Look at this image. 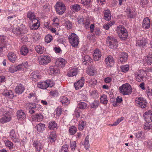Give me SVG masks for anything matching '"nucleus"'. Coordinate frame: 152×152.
<instances>
[{
  "mask_svg": "<svg viewBox=\"0 0 152 152\" xmlns=\"http://www.w3.org/2000/svg\"><path fill=\"white\" fill-rule=\"evenodd\" d=\"M69 146L67 144L63 145L59 152H68Z\"/></svg>",
  "mask_w": 152,
  "mask_h": 152,
  "instance_id": "obj_53",
  "label": "nucleus"
},
{
  "mask_svg": "<svg viewBox=\"0 0 152 152\" xmlns=\"http://www.w3.org/2000/svg\"><path fill=\"white\" fill-rule=\"evenodd\" d=\"M65 26L67 29H69L72 28V24L69 20H66L65 21Z\"/></svg>",
  "mask_w": 152,
  "mask_h": 152,
  "instance_id": "obj_55",
  "label": "nucleus"
},
{
  "mask_svg": "<svg viewBox=\"0 0 152 152\" xmlns=\"http://www.w3.org/2000/svg\"><path fill=\"white\" fill-rule=\"evenodd\" d=\"M141 72V70H139L134 74L136 80L139 82H141L144 80V77L142 74Z\"/></svg>",
  "mask_w": 152,
  "mask_h": 152,
  "instance_id": "obj_13",
  "label": "nucleus"
},
{
  "mask_svg": "<svg viewBox=\"0 0 152 152\" xmlns=\"http://www.w3.org/2000/svg\"><path fill=\"white\" fill-rule=\"evenodd\" d=\"M70 7L72 10L73 12H77L80 9V5L77 4L71 5Z\"/></svg>",
  "mask_w": 152,
  "mask_h": 152,
  "instance_id": "obj_33",
  "label": "nucleus"
},
{
  "mask_svg": "<svg viewBox=\"0 0 152 152\" xmlns=\"http://www.w3.org/2000/svg\"><path fill=\"white\" fill-rule=\"evenodd\" d=\"M121 69L122 72H126L129 69V66L128 65H124L121 66Z\"/></svg>",
  "mask_w": 152,
  "mask_h": 152,
  "instance_id": "obj_51",
  "label": "nucleus"
},
{
  "mask_svg": "<svg viewBox=\"0 0 152 152\" xmlns=\"http://www.w3.org/2000/svg\"><path fill=\"white\" fill-rule=\"evenodd\" d=\"M86 125V122L81 121L78 125V129L80 130H83Z\"/></svg>",
  "mask_w": 152,
  "mask_h": 152,
  "instance_id": "obj_40",
  "label": "nucleus"
},
{
  "mask_svg": "<svg viewBox=\"0 0 152 152\" xmlns=\"http://www.w3.org/2000/svg\"><path fill=\"white\" fill-rule=\"evenodd\" d=\"M50 95L53 96L55 97L58 96V92L57 90L51 91L50 92Z\"/></svg>",
  "mask_w": 152,
  "mask_h": 152,
  "instance_id": "obj_61",
  "label": "nucleus"
},
{
  "mask_svg": "<svg viewBox=\"0 0 152 152\" xmlns=\"http://www.w3.org/2000/svg\"><path fill=\"white\" fill-rule=\"evenodd\" d=\"M66 62V61L64 59L59 58L56 60V64L59 66L64 67Z\"/></svg>",
  "mask_w": 152,
  "mask_h": 152,
  "instance_id": "obj_19",
  "label": "nucleus"
},
{
  "mask_svg": "<svg viewBox=\"0 0 152 152\" xmlns=\"http://www.w3.org/2000/svg\"><path fill=\"white\" fill-rule=\"evenodd\" d=\"M56 134L55 132H53L51 133L48 137L49 140L51 142H54L56 138Z\"/></svg>",
  "mask_w": 152,
  "mask_h": 152,
  "instance_id": "obj_30",
  "label": "nucleus"
},
{
  "mask_svg": "<svg viewBox=\"0 0 152 152\" xmlns=\"http://www.w3.org/2000/svg\"><path fill=\"white\" fill-rule=\"evenodd\" d=\"M104 62L107 67H111L114 64V60L113 57L110 55L108 56L105 58Z\"/></svg>",
  "mask_w": 152,
  "mask_h": 152,
  "instance_id": "obj_8",
  "label": "nucleus"
},
{
  "mask_svg": "<svg viewBox=\"0 0 152 152\" xmlns=\"http://www.w3.org/2000/svg\"><path fill=\"white\" fill-rule=\"evenodd\" d=\"M33 24L30 25L29 27L31 30H36L40 26V22L38 19L34 21Z\"/></svg>",
  "mask_w": 152,
  "mask_h": 152,
  "instance_id": "obj_17",
  "label": "nucleus"
},
{
  "mask_svg": "<svg viewBox=\"0 0 152 152\" xmlns=\"http://www.w3.org/2000/svg\"><path fill=\"white\" fill-rule=\"evenodd\" d=\"M53 39L52 36L50 34L47 35L45 38V42L47 43L50 42Z\"/></svg>",
  "mask_w": 152,
  "mask_h": 152,
  "instance_id": "obj_50",
  "label": "nucleus"
},
{
  "mask_svg": "<svg viewBox=\"0 0 152 152\" xmlns=\"http://www.w3.org/2000/svg\"><path fill=\"white\" fill-rule=\"evenodd\" d=\"M37 61L40 65L44 66L50 63L51 59L48 55H42L38 57Z\"/></svg>",
  "mask_w": 152,
  "mask_h": 152,
  "instance_id": "obj_5",
  "label": "nucleus"
},
{
  "mask_svg": "<svg viewBox=\"0 0 152 152\" xmlns=\"http://www.w3.org/2000/svg\"><path fill=\"white\" fill-rule=\"evenodd\" d=\"M48 84L46 81H41L37 84V86L39 87L42 89H46L48 87Z\"/></svg>",
  "mask_w": 152,
  "mask_h": 152,
  "instance_id": "obj_27",
  "label": "nucleus"
},
{
  "mask_svg": "<svg viewBox=\"0 0 152 152\" xmlns=\"http://www.w3.org/2000/svg\"><path fill=\"white\" fill-rule=\"evenodd\" d=\"M95 70L91 68H88L87 70V73L91 76L94 75Z\"/></svg>",
  "mask_w": 152,
  "mask_h": 152,
  "instance_id": "obj_52",
  "label": "nucleus"
},
{
  "mask_svg": "<svg viewBox=\"0 0 152 152\" xmlns=\"http://www.w3.org/2000/svg\"><path fill=\"white\" fill-rule=\"evenodd\" d=\"M54 7L56 13L59 15L63 14L66 10V6L62 2H57L54 6Z\"/></svg>",
  "mask_w": 152,
  "mask_h": 152,
  "instance_id": "obj_3",
  "label": "nucleus"
},
{
  "mask_svg": "<svg viewBox=\"0 0 152 152\" xmlns=\"http://www.w3.org/2000/svg\"><path fill=\"white\" fill-rule=\"evenodd\" d=\"M145 61L148 65H151L152 63V54L148 55L145 59Z\"/></svg>",
  "mask_w": 152,
  "mask_h": 152,
  "instance_id": "obj_39",
  "label": "nucleus"
},
{
  "mask_svg": "<svg viewBox=\"0 0 152 152\" xmlns=\"http://www.w3.org/2000/svg\"><path fill=\"white\" fill-rule=\"evenodd\" d=\"M70 147L72 150L74 151L76 147V143L75 141L71 142L70 143Z\"/></svg>",
  "mask_w": 152,
  "mask_h": 152,
  "instance_id": "obj_58",
  "label": "nucleus"
},
{
  "mask_svg": "<svg viewBox=\"0 0 152 152\" xmlns=\"http://www.w3.org/2000/svg\"><path fill=\"white\" fill-rule=\"evenodd\" d=\"M90 95L91 97L97 99L99 97V95L97 91L95 90L92 91L90 93Z\"/></svg>",
  "mask_w": 152,
  "mask_h": 152,
  "instance_id": "obj_37",
  "label": "nucleus"
},
{
  "mask_svg": "<svg viewBox=\"0 0 152 152\" xmlns=\"http://www.w3.org/2000/svg\"><path fill=\"white\" fill-rule=\"evenodd\" d=\"M126 12L128 16L131 18H134L136 15L135 10L128 7L126 9Z\"/></svg>",
  "mask_w": 152,
  "mask_h": 152,
  "instance_id": "obj_16",
  "label": "nucleus"
},
{
  "mask_svg": "<svg viewBox=\"0 0 152 152\" xmlns=\"http://www.w3.org/2000/svg\"><path fill=\"white\" fill-rule=\"evenodd\" d=\"M3 140L5 146L7 147H8L10 148V139L8 137L7 138H6L5 137H4ZM10 149V148H9Z\"/></svg>",
  "mask_w": 152,
  "mask_h": 152,
  "instance_id": "obj_56",
  "label": "nucleus"
},
{
  "mask_svg": "<svg viewBox=\"0 0 152 152\" xmlns=\"http://www.w3.org/2000/svg\"><path fill=\"white\" fill-rule=\"evenodd\" d=\"M36 128L38 132H42L45 129V125L43 124H39L36 126Z\"/></svg>",
  "mask_w": 152,
  "mask_h": 152,
  "instance_id": "obj_29",
  "label": "nucleus"
},
{
  "mask_svg": "<svg viewBox=\"0 0 152 152\" xmlns=\"http://www.w3.org/2000/svg\"><path fill=\"white\" fill-rule=\"evenodd\" d=\"M146 40L145 39L138 40L137 43V45L139 46H144L147 43Z\"/></svg>",
  "mask_w": 152,
  "mask_h": 152,
  "instance_id": "obj_43",
  "label": "nucleus"
},
{
  "mask_svg": "<svg viewBox=\"0 0 152 152\" xmlns=\"http://www.w3.org/2000/svg\"><path fill=\"white\" fill-rule=\"evenodd\" d=\"M99 101L97 100H95L91 103L90 107L91 108H96L99 106Z\"/></svg>",
  "mask_w": 152,
  "mask_h": 152,
  "instance_id": "obj_45",
  "label": "nucleus"
},
{
  "mask_svg": "<svg viewBox=\"0 0 152 152\" xmlns=\"http://www.w3.org/2000/svg\"><path fill=\"white\" fill-rule=\"evenodd\" d=\"M136 137L139 140H144L145 138V134L143 132L138 131L135 134Z\"/></svg>",
  "mask_w": 152,
  "mask_h": 152,
  "instance_id": "obj_25",
  "label": "nucleus"
},
{
  "mask_svg": "<svg viewBox=\"0 0 152 152\" xmlns=\"http://www.w3.org/2000/svg\"><path fill=\"white\" fill-rule=\"evenodd\" d=\"M27 18L30 20L29 21V22L30 24L31 23H33L35 20L37 19L36 17L35 14L31 11H29L28 12Z\"/></svg>",
  "mask_w": 152,
  "mask_h": 152,
  "instance_id": "obj_11",
  "label": "nucleus"
},
{
  "mask_svg": "<svg viewBox=\"0 0 152 152\" xmlns=\"http://www.w3.org/2000/svg\"><path fill=\"white\" fill-rule=\"evenodd\" d=\"M135 103L137 106L142 108H146L147 104L145 99L142 97L136 98Z\"/></svg>",
  "mask_w": 152,
  "mask_h": 152,
  "instance_id": "obj_7",
  "label": "nucleus"
},
{
  "mask_svg": "<svg viewBox=\"0 0 152 152\" xmlns=\"http://www.w3.org/2000/svg\"><path fill=\"white\" fill-rule=\"evenodd\" d=\"M128 58V55L127 53L124 52H122L119 58V61L121 63L125 62L127 61Z\"/></svg>",
  "mask_w": 152,
  "mask_h": 152,
  "instance_id": "obj_20",
  "label": "nucleus"
},
{
  "mask_svg": "<svg viewBox=\"0 0 152 152\" xmlns=\"http://www.w3.org/2000/svg\"><path fill=\"white\" fill-rule=\"evenodd\" d=\"M145 119L148 122L152 121V111L148 110L145 112L144 115Z\"/></svg>",
  "mask_w": 152,
  "mask_h": 152,
  "instance_id": "obj_10",
  "label": "nucleus"
},
{
  "mask_svg": "<svg viewBox=\"0 0 152 152\" xmlns=\"http://www.w3.org/2000/svg\"><path fill=\"white\" fill-rule=\"evenodd\" d=\"M107 44L111 49L116 48L118 46L117 40L111 37H108L107 39Z\"/></svg>",
  "mask_w": 152,
  "mask_h": 152,
  "instance_id": "obj_6",
  "label": "nucleus"
},
{
  "mask_svg": "<svg viewBox=\"0 0 152 152\" xmlns=\"http://www.w3.org/2000/svg\"><path fill=\"white\" fill-rule=\"evenodd\" d=\"M17 71H23L24 70V67L22 64H19L18 66H16Z\"/></svg>",
  "mask_w": 152,
  "mask_h": 152,
  "instance_id": "obj_63",
  "label": "nucleus"
},
{
  "mask_svg": "<svg viewBox=\"0 0 152 152\" xmlns=\"http://www.w3.org/2000/svg\"><path fill=\"white\" fill-rule=\"evenodd\" d=\"M89 136H87L85 139L84 142V146L86 150H88L89 149Z\"/></svg>",
  "mask_w": 152,
  "mask_h": 152,
  "instance_id": "obj_44",
  "label": "nucleus"
},
{
  "mask_svg": "<svg viewBox=\"0 0 152 152\" xmlns=\"http://www.w3.org/2000/svg\"><path fill=\"white\" fill-rule=\"evenodd\" d=\"M35 50L36 52L39 54H43L45 51L44 48L40 45L36 46L35 47Z\"/></svg>",
  "mask_w": 152,
  "mask_h": 152,
  "instance_id": "obj_24",
  "label": "nucleus"
},
{
  "mask_svg": "<svg viewBox=\"0 0 152 152\" xmlns=\"http://www.w3.org/2000/svg\"><path fill=\"white\" fill-rule=\"evenodd\" d=\"M87 104L84 102H81L78 104V107L80 109H84L87 107Z\"/></svg>",
  "mask_w": 152,
  "mask_h": 152,
  "instance_id": "obj_54",
  "label": "nucleus"
},
{
  "mask_svg": "<svg viewBox=\"0 0 152 152\" xmlns=\"http://www.w3.org/2000/svg\"><path fill=\"white\" fill-rule=\"evenodd\" d=\"M26 106L27 108L31 109H32L36 108V106L34 103H27Z\"/></svg>",
  "mask_w": 152,
  "mask_h": 152,
  "instance_id": "obj_57",
  "label": "nucleus"
},
{
  "mask_svg": "<svg viewBox=\"0 0 152 152\" xmlns=\"http://www.w3.org/2000/svg\"><path fill=\"white\" fill-rule=\"evenodd\" d=\"M31 77L32 78L33 80L34 79L37 80L39 77V75L38 73L37 72H32L31 75Z\"/></svg>",
  "mask_w": 152,
  "mask_h": 152,
  "instance_id": "obj_47",
  "label": "nucleus"
},
{
  "mask_svg": "<svg viewBox=\"0 0 152 152\" xmlns=\"http://www.w3.org/2000/svg\"><path fill=\"white\" fill-rule=\"evenodd\" d=\"M69 42L73 47H77L79 42V38L75 34L72 33L69 36Z\"/></svg>",
  "mask_w": 152,
  "mask_h": 152,
  "instance_id": "obj_2",
  "label": "nucleus"
},
{
  "mask_svg": "<svg viewBox=\"0 0 152 152\" xmlns=\"http://www.w3.org/2000/svg\"><path fill=\"white\" fill-rule=\"evenodd\" d=\"M77 128L75 126H72L69 127V134L70 135H74L77 132Z\"/></svg>",
  "mask_w": 152,
  "mask_h": 152,
  "instance_id": "obj_34",
  "label": "nucleus"
},
{
  "mask_svg": "<svg viewBox=\"0 0 152 152\" xmlns=\"http://www.w3.org/2000/svg\"><path fill=\"white\" fill-rule=\"evenodd\" d=\"M10 121V112L9 111H6L4 114L3 117L0 120V122L4 123Z\"/></svg>",
  "mask_w": 152,
  "mask_h": 152,
  "instance_id": "obj_14",
  "label": "nucleus"
},
{
  "mask_svg": "<svg viewBox=\"0 0 152 152\" xmlns=\"http://www.w3.org/2000/svg\"><path fill=\"white\" fill-rule=\"evenodd\" d=\"M90 24V21L89 20H87L85 19V20L83 24L84 26L86 28H89V26Z\"/></svg>",
  "mask_w": 152,
  "mask_h": 152,
  "instance_id": "obj_62",
  "label": "nucleus"
},
{
  "mask_svg": "<svg viewBox=\"0 0 152 152\" xmlns=\"http://www.w3.org/2000/svg\"><path fill=\"white\" fill-rule=\"evenodd\" d=\"M24 90V87L21 84H19L17 86L15 89L16 93L19 94H21Z\"/></svg>",
  "mask_w": 152,
  "mask_h": 152,
  "instance_id": "obj_23",
  "label": "nucleus"
},
{
  "mask_svg": "<svg viewBox=\"0 0 152 152\" xmlns=\"http://www.w3.org/2000/svg\"><path fill=\"white\" fill-rule=\"evenodd\" d=\"M100 100L101 102L104 104H107L108 102L107 97L105 94H103L101 96Z\"/></svg>",
  "mask_w": 152,
  "mask_h": 152,
  "instance_id": "obj_35",
  "label": "nucleus"
},
{
  "mask_svg": "<svg viewBox=\"0 0 152 152\" xmlns=\"http://www.w3.org/2000/svg\"><path fill=\"white\" fill-rule=\"evenodd\" d=\"M111 14L109 10H106L104 12V18L107 21H109L110 20Z\"/></svg>",
  "mask_w": 152,
  "mask_h": 152,
  "instance_id": "obj_28",
  "label": "nucleus"
},
{
  "mask_svg": "<svg viewBox=\"0 0 152 152\" xmlns=\"http://www.w3.org/2000/svg\"><path fill=\"white\" fill-rule=\"evenodd\" d=\"M16 55L13 52L10 53V62L14 63L16 59Z\"/></svg>",
  "mask_w": 152,
  "mask_h": 152,
  "instance_id": "obj_48",
  "label": "nucleus"
},
{
  "mask_svg": "<svg viewBox=\"0 0 152 152\" xmlns=\"http://www.w3.org/2000/svg\"><path fill=\"white\" fill-rule=\"evenodd\" d=\"M10 138L14 142H16L18 141V139L15 135V131L13 129L10 132Z\"/></svg>",
  "mask_w": 152,
  "mask_h": 152,
  "instance_id": "obj_36",
  "label": "nucleus"
},
{
  "mask_svg": "<svg viewBox=\"0 0 152 152\" xmlns=\"http://www.w3.org/2000/svg\"><path fill=\"white\" fill-rule=\"evenodd\" d=\"M85 82V80L83 77H81V78L78 81L75 82L74 86L76 90L80 89L83 86Z\"/></svg>",
  "mask_w": 152,
  "mask_h": 152,
  "instance_id": "obj_9",
  "label": "nucleus"
},
{
  "mask_svg": "<svg viewBox=\"0 0 152 152\" xmlns=\"http://www.w3.org/2000/svg\"><path fill=\"white\" fill-rule=\"evenodd\" d=\"M33 145L35 147L36 150L38 152H39L43 148L42 144L39 141H34Z\"/></svg>",
  "mask_w": 152,
  "mask_h": 152,
  "instance_id": "obj_12",
  "label": "nucleus"
},
{
  "mask_svg": "<svg viewBox=\"0 0 152 152\" xmlns=\"http://www.w3.org/2000/svg\"><path fill=\"white\" fill-rule=\"evenodd\" d=\"M34 120H37L38 121H42L43 119V116L40 114H38L33 116Z\"/></svg>",
  "mask_w": 152,
  "mask_h": 152,
  "instance_id": "obj_32",
  "label": "nucleus"
},
{
  "mask_svg": "<svg viewBox=\"0 0 152 152\" xmlns=\"http://www.w3.org/2000/svg\"><path fill=\"white\" fill-rule=\"evenodd\" d=\"M120 92L123 95H129L132 91L131 86L128 83L123 84L119 87Z\"/></svg>",
  "mask_w": 152,
  "mask_h": 152,
  "instance_id": "obj_4",
  "label": "nucleus"
},
{
  "mask_svg": "<svg viewBox=\"0 0 152 152\" xmlns=\"http://www.w3.org/2000/svg\"><path fill=\"white\" fill-rule=\"evenodd\" d=\"M61 109L59 107H58L56 110V114L57 116H59L61 115Z\"/></svg>",
  "mask_w": 152,
  "mask_h": 152,
  "instance_id": "obj_64",
  "label": "nucleus"
},
{
  "mask_svg": "<svg viewBox=\"0 0 152 152\" xmlns=\"http://www.w3.org/2000/svg\"><path fill=\"white\" fill-rule=\"evenodd\" d=\"M143 128L145 130L152 129V124H150L148 122L146 123L144 125Z\"/></svg>",
  "mask_w": 152,
  "mask_h": 152,
  "instance_id": "obj_49",
  "label": "nucleus"
},
{
  "mask_svg": "<svg viewBox=\"0 0 152 152\" xmlns=\"http://www.w3.org/2000/svg\"><path fill=\"white\" fill-rule=\"evenodd\" d=\"M17 117L19 119H24L26 118V115L22 110H19L17 112Z\"/></svg>",
  "mask_w": 152,
  "mask_h": 152,
  "instance_id": "obj_22",
  "label": "nucleus"
},
{
  "mask_svg": "<svg viewBox=\"0 0 152 152\" xmlns=\"http://www.w3.org/2000/svg\"><path fill=\"white\" fill-rule=\"evenodd\" d=\"M117 32L120 39L124 40L127 39L128 34L126 29L121 25H119L117 28Z\"/></svg>",
  "mask_w": 152,
  "mask_h": 152,
  "instance_id": "obj_1",
  "label": "nucleus"
},
{
  "mask_svg": "<svg viewBox=\"0 0 152 152\" xmlns=\"http://www.w3.org/2000/svg\"><path fill=\"white\" fill-rule=\"evenodd\" d=\"M101 56V52L98 49H96L94 50L93 57L95 61H98L100 59Z\"/></svg>",
  "mask_w": 152,
  "mask_h": 152,
  "instance_id": "obj_15",
  "label": "nucleus"
},
{
  "mask_svg": "<svg viewBox=\"0 0 152 152\" xmlns=\"http://www.w3.org/2000/svg\"><path fill=\"white\" fill-rule=\"evenodd\" d=\"M28 49L25 46H23L20 50V53L22 55L25 56L28 53Z\"/></svg>",
  "mask_w": 152,
  "mask_h": 152,
  "instance_id": "obj_31",
  "label": "nucleus"
},
{
  "mask_svg": "<svg viewBox=\"0 0 152 152\" xmlns=\"http://www.w3.org/2000/svg\"><path fill=\"white\" fill-rule=\"evenodd\" d=\"M82 60L83 62H86V63L88 64L91 62V58L89 56L86 55L84 56Z\"/></svg>",
  "mask_w": 152,
  "mask_h": 152,
  "instance_id": "obj_46",
  "label": "nucleus"
},
{
  "mask_svg": "<svg viewBox=\"0 0 152 152\" xmlns=\"http://www.w3.org/2000/svg\"><path fill=\"white\" fill-rule=\"evenodd\" d=\"M57 124L55 121H51L48 124V127L50 130H54Z\"/></svg>",
  "mask_w": 152,
  "mask_h": 152,
  "instance_id": "obj_42",
  "label": "nucleus"
},
{
  "mask_svg": "<svg viewBox=\"0 0 152 152\" xmlns=\"http://www.w3.org/2000/svg\"><path fill=\"white\" fill-rule=\"evenodd\" d=\"M60 100L62 104H64V105L68 104L70 102V100L65 96L61 97L60 98Z\"/></svg>",
  "mask_w": 152,
  "mask_h": 152,
  "instance_id": "obj_38",
  "label": "nucleus"
},
{
  "mask_svg": "<svg viewBox=\"0 0 152 152\" xmlns=\"http://www.w3.org/2000/svg\"><path fill=\"white\" fill-rule=\"evenodd\" d=\"M142 24L143 28L145 29L149 28L151 25L149 18L147 17L145 18L143 21Z\"/></svg>",
  "mask_w": 152,
  "mask_h": 152,
  "instance_id": "obj_21",
  "label": "nucleus"
},
{
  "mask_svg": "<svg viewBox=\"0 0 152 152\" xmlns=\"http://www.w3.org/2000/svg\"><path fill=\"white\" fill-rule=\"evenodd\" d=\"M12 29V31L14 34L20 35L21 34L22 29L17 26H15V27L13 26Z\"/></svg>",
  "mask_w": 152,
  "mask_h": 152,
  "instance_id": "obj_26",
  "label": "nucleus"
},
{
  "mask_svg": "<svg viewBox=\"0 0 152 152\" xmlns=\"http://www.w3.org/2000/svg\"><path fill=\"white\" fill-rule=\"evenodd\" d=\"M7 42L5 37L3 36H0V45L5 47V46L7 45Z\"/></svg>",
  "mask_w": 152,
  "mask_h": 152,
  "instance_id": "obj_41",
  "label": "nucleus"
},
{
  "mask_svg": "<svg viewBox=\"0 0 152 152\" xmlns=\"http://www.w3.org/2000/svg\"><path fill=\"white\" fill-rule=\"evenodd\" d=\"M41 37L39 34H36L33 37V39L34 42H35L37 41Z\"/></svg>",
  "mask_w": 152,
  "mask_h": 152,
  "instance_id": "obj_60",
  "label": "nucleus"
},
{
  "mask_svg": "<svg viewBox=\"0 0 152 152\" xmlns=\"http://www.w3.org/2000/svg\"><path fill=\"white\" fill-rule=\"evenodd\" d=\"M78 71V69L76 68H70L67 74V75L69 77L76 76Z\"/></svg>",
  "mask_w": 152,
  "mask_h": 152,
  "instance_id": "obj_18",
  "label": "nucleus"
},
{
  "mask_svg": "<svg viewBox=\"0 0 152 152\" xmlns=\"http://www.w3.org/2000/svg\"><path fill=\"white\" fill-rule=\"evenodd\" d=\"M124 119V118L123 117H122L121 118H118L117 120L114 122V123L111 124L112 126H115L117 125L120 122L123 121Z\"/></svg>",
  "mask_w": 152,
  "mask_h": 152,
  "instance_id": "obj_59",
  "label": "nucleus"
}]
</instances>
